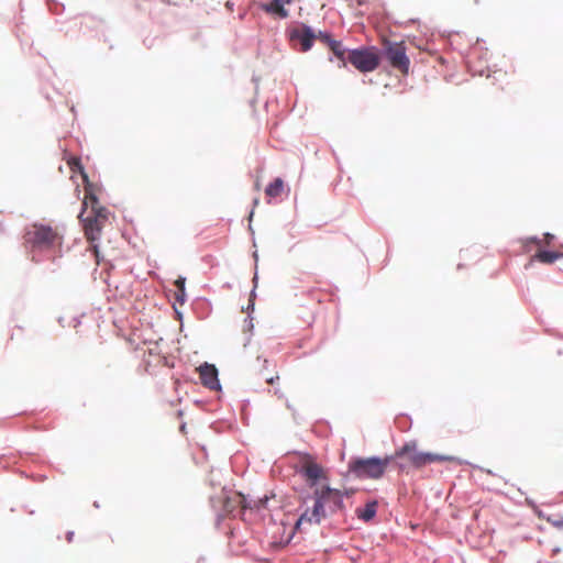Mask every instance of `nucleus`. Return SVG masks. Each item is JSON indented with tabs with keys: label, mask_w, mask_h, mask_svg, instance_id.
Returning a JSON list of instances; mask_svg holds the SVG:
<instances>
[{
	"label": "nucleus",
	"mask_w": 563,
	"mask_h": 563,
	"mask_svg": "<svg viewBox=\"0 0 563 563\" xmlns=\"http://www.w3.org/2000/svg\"><path fill=\"white\" fill-rule=\"evenodd\" d=\"M91 250H92V252H93V254H95V256H96V262H97V264H99V249H98V245L92 244V245H91Z\"/></svg>",
	"instance_id": "obj_23"
},
{
	"label": "nucleus",
	"mask_w": 563,
	"mask_h": 563,
	"mask_svg": "<svg viewBox=\"0 0 563 563\" xmlns=\"http://www.w3.org/2000/svg\"><path fill=\"white\" fill-rule=\"evenodd\" d=\"M68 165L70 167V169L75 173V172H80V174L82 175V178L85 181H88V176L86 175V173L84 172V168L80 164V159L78 157H70L68 159Z\"/></svg>",
	"instance_id": "obj_18"
},
{
	"label": "nucleus",
	"mask_w": 563,
	"mask_h": 563,
	"mask_svg": "<svg viewBox=\"0 0 563 563\" xmlns=\"http://www.w3.org/2000/svg\"><path fill=\"white\" fill-rule=\"evenodd\" d=\"M316 35H317L318 40H320L322 43L327 44L328 46L334 40L331 37V35L329 33H325V32H319Z\"/></svg>",
	"instance_id": "obj_19"
},
{
	"label": "nucleus",
	"mask_w": 563,
	"mask_h": 563,
	"mask_svg": "<svg viewBox=\"0 0 563 563\" xmlns=\"http://www.w3.org/2000/svg\"><path fill=\"white\" fill-rule=\"evenodd\" d=\"M549 521L552 522V525L556 528H563V518L560 517L559 519H555V520H551L550 518H548Z\"/></svg>",
	"instance_id": "obj_21"
},
{
	"label": "nucleus",
	"mask_w": 563,
	"mask_h": 563,
	"mask_svg": "<svg viewBox=\"0 0 563 563\" xmlns=\"http://www.w3.org/2000/svg\"><path fill=\"white\" fill-rule=\"evenodd\" d=\"M384 56L389 65L402 76L409 74L410 59L407 56V48L404 42L385 41Z\"/></svg>",
	"instance_id": "obj_7"
},
{
	"label": "nucleus",
	"mask_w": 563,
	"mask_h": 563,
	"mask_svg": "<svg viewBox=\"0 0 563 563\" xmlns=\"http://www.w3.org/2000/svg\"><path fill=\"white\" fill-rule=\"evenodd\" d=\"M562 256L563 254L560 252L539 251L533 258L543 264H552Z\"/></svg>",
	"instance_id": "obj_13"
},
{
	"label": "nucleus",
	"mask_w": 563,
	"mask_h": 563,
	"mask_svg": "<svg viewBox=\"0 0 563 563\" xmlns=\"http://www.w3.org/2000/svg\"><path fill=\"white\" fill-rule=\"evenodd\" d=\"M239 507L242 509L251 508L243 495L235 494L234 496L225 497L223 499V511L225 515L229 516L233 514Z\"/></svg>",
	"instance_id": "obj_12"
},
{
	"label": "nucleus",
	"mask_w": 563,
	"mask_h": 563,
	"mask_svg": "<svg viewBox=\"0 0 563 563\" xmlns=\"http://www.w3.org/2000/svg\"><path fill=\"white\" fill-rule=\"evenodd\" d=\"M376 509H377V503L371 501V503H367L363 509H357L356 514L360 519H362L364 521H369L375 517Z\"/></svg>",
	"instance_id": "obj_14"
},
{
	"label": "nucleus",
	"mask_w": 563,
	"mask_h": 563,
	"mask_svg": "<svg viewBox=\"0 0 563 563\" xmlns=\"http://www.w3.org/2000/svg\"><path fill=\"white\" fill-rule=\"evenodd\" d=\"M349 62L361 73L374 71L380 63V57L375 47H363L350 52Z\"/></svg>",
	"instance_id": "obj_8"
},
{
	"label": "nucleus",
	"mask_w": 563,
	"mask_h": 563,
	"mask_svg": "<svg viewBox=\"0 0 563 563\" xmlns=\"http://www.w3.org/2000/svg\"><path fill=\"white\" fill-rule=\"evenodd\" d=\"M265 378V382L269 385H274L279 379V375L276 373L275 375H263Z\"/></svg>",
	"instance_id": "obj_20"
},
{
	"label": "nucleus",
	"mask_w": 563,
	"mask_h": 563,
	"mask_svg": "<svg viewBox=\"0 0 563 563\" xmlns=\"http://www.w3.org/2000/svg\"><path fill=\"white\" fill-rule=\"evenodd\" d=\"M199 376L201 384L211 389L217 390L220 388V383L218 379V369L214 365L205 363L198 367Z\"/></svg>",
	"instance_id": "obj_10"
},
{
	"label": "nucleus",
	"mask_w": 563,
	"mask_h": 563,
	"mask_svg": "<svg viewBox=\"0 0 563 563\" xmlns=\"http://www.w3.org/2000/svg\"><path fill=\"white\" fill-rule=\"evenodd\" d=\"M24 239L32 247L46 250L59 246L63 235L57 228L43 223H34L26 230Z\"/></svg>",
	"instance_id": "obj_4"
},
{
	"label": "nucleus",
	"mask_w": 563,
	"mask_h": 563,
	"mask_svg": "<svg viewBox=\"0 0 563 563\" xmlns=\"http://www.w3.org/2000/svg\"><path fill=\"white\" fill-rule=\"evenodd\" d=\"M288 38L294 44L300 45V52H308L311 49L317 35L313 30L305 23L288 29Z\"/></svg>",
	"instance_id": "obj_9"
},
{
	"label": "nucleus",
	"mask_w": 563,
	"mask_h": 563,
	"mask_svg": "<svg viewBox=\"0 0 563 563\" xmlns=\"http://www.w3.org/2000/svg\"><path fill=\"white\" fill-rule=\"evenodd\" d=\"M530 242L537 244V245H540L541 244V240H539L538 238H532L530 239Z\"/></svg>",
	"instance_id": "obj_24"
},
{
	"label": "nucleus",
	"mask_w": 563,
	"mask_h": 563,
	"mask_svg": "<svg viewBox=\"0 0 563 563\" xmlns=\"http://www.w3.org/2000/svg\"><path fill=\"white\" fill-rule=\"evenodd\" d=\"M185 282L186 279L184 277H178L175 280V286L177 288V290L175 291V300L178 301L180 305H183L186 299Z\"/></svg>",
	"instance_id": "obj_17"
},
{
	"label": "nucleus",
	"mask_w": 563,
	"mask_h": 563,
	"mask_svg": "<svg viewBox=\"0 0 563 563\" xmlns=\"http://www.w3.org/2000/svg\"><path fill=\"white\" fill-rule=\"evenodd\" d=\"M295 0H272L263 5V10L268 14H275L280 19H287L289 11L285 9V4H290Z\"/></svg>",
	"instance_id": "obj_11"
},
{
	"label": "nucleus",
	"mask_w": 563,
	"mask_h": 563,
	"mask_svg": "<svg viewBox=\"0 0 563 563\" xmlns=\"http://www.w3.org/2000/svg\"><path fill=\"white\" fill-rule=\"evenodd\" d=\"M393 462V456L355 459L349 463V472L357 478H380L388 465Z\"/></svg>",
	"instance_id": "obj_5"
},
{
	"label": "nucleus",
	"mask_w": 563,
	"mask_h": 563,
	"mask_svg": "<svg viewBox=\"0 0 563 563\" xmlns=\"http://www.w3.org/2000/svg\"><path fill=\"white\" fill-rule=\"evenodd\" d=\"M109 210L100 206L98 198L91 191L90 185L85 187V199L79 219L84 223L85 236L89 242H95L100 238L102 229L109 219Z\"/></svg>",
	"instance_id": "obj_2"
},
{
	"label": "nucleus",
	"mask_w": 563,
	"mask_h": 563,
	"mask_svg": "<svg viewBox=\"0 0 563 563\" xmlns=\"http://www.w3.org/2000/svg\"><path fill=\"white\" fill-rule=\"evenodd\" d=\"M553 239H554L553 234H551V233H545L544 234V243L547 245H550L552 243Z\"/></svg>",
	"instance_id": "obj_22"
},
{
	"label": "nucleus",
	"mask_w": 563,
	"mask_h": 563,
	"mask_svg": "<svg viewBox=\"0 0 563 563\" xmlns=\"http://www.w3.org/2000/svg\"><path fill=\"white\" fill-rule=\"evenodd\" d=\"M365 0H356L357 4H363Z\"/></svg>",
	"instance_id": "obj_25"
},
{
	"label": "nucleus",
	"mask_w": 563,
	"mask_h": 563,
	"mask_svg": "<svg viewBox=\"0 0 563 563\" xmlns=\"http://www.w3.org/2000/svg\"><path fill=\"white\" fill-rule=\"evenodd\" d=\"M284 190V181L282 178H276L265 189V195L268 198H276L282 195Z\"/></svg>",
	"instance_id": "obj_15"
},
{
	"label": "nucleus",
	"mask_w": 563,
	"mask_h": 563,
	"mask_svg": "<svg viewBox=\"0 0 563 563\" xmlns=\"http://www.w3.org/2000/svg\"><path fill=\"white\" fill-rule=\"evenodd\" d=\"M328 47L345 66V48L342 42L333 40Z\"/></svg>",
	"instance_id": "obj_16"
},
{
	"label": "nucleus",
	"mask_w": 563,
	"mask_h": 563,
	"mask_svg": "<svg viewBox=\"0 0 563 563\" xmlns=\"http://www.w3.org/2000/svg\"><path fill=\"white\" fill-rule=\"evenodd\" d=\"M343 493L333 489L328 485H321L313 489L314 505L312 509H307L296 523L297 529L306 525H319L327 516L343 510Z\"/></svg>",
	"instance_id": "obj_1"
},
{
	"label": "nucleus",
	"mask_w": 563,
	"mask_h": 563,
	"mask_svg": "<svg viewBox=\"0 0 563 563\" xmlns=\"http://www.w3.org/2000/svg\"><path fill=\"white\" fill-rule=\"evenodd\" d=\"M393 461L400 460L398 466L401 471L412 466L415 468H421L428 464L435 462H457L459 460L452 455L437 454V453H424L417 450L415 442L406 443L399 450L395 452Z\"/></svg>",
	"instance_id": "obj_3"
},
{
	"label": "nucleus",
	"mask_w": 563,
	"mask_h": 563,
	"mask_svg": "<svg viewBox=\"0 0 563 563\" xmlns=\"http://www.w3.org/2000/svg\"><path fill=\"white\" fill-rule=\"evenodd\" d=\"M299 474L310 488H317L328 481L327 470L310 454L300 457Z\"/></svg>",
	"instance_id": "obj_6"
}]
</instances>
